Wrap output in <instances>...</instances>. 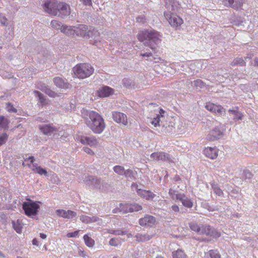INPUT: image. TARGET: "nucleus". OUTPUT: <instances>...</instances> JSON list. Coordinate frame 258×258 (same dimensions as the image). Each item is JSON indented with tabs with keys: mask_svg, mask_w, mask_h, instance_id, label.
<instances>
[{
	"mask_svg": "<svg viewBox=\"0 0 258 258\" xmlns=\"http://www.w3.org/2000/svg\"><path fill=\"white\" fill-rule=\"evenodd\" d=\"M161 35L154 30H144L140 31L137 35L138 40L143 42L146 46L149 47L154 52L161 43Z\"/></svg>",
	"mask_w": 258,
	"mask_h": 258,
	"instance_id": "obj_1",
	"label": "nucleus"
},
{
	"mask_svg": "<svg viewBox=\"0 0 258 258\" xmlns=\"http://www.w3.org/2000/svg\"><path fill=\"white\" fill-rule=\"evenodd\" d=\"M86 124L95 134L102 133L105 123L102 116L96 111L86 110L84 112Z\"/></svg>",
	"mask_w": 258,
	"mask_h": 258,
	"instance_id": "obj_2",
	"label": "nucleus"
},
{
	"mask_svg": "<svg viewBox=\"0 0 258 258\" xmlns=\"http://www.w3.org/2000/svg\"><path fill=\"white\" fill-rule=\"evenodd\" d=\"M73 70L75 75L80 79L89 77L94 72L92 66L87 63L78 64L73 68Z\"/></svg>",
	"mask_w": 258,
	"mask_h": 258,
	"instance_id": "obj_3",
	"label": "nucleus"
},
{
	"mask_svg": "<svg viewBox=\"0 0 258 258\" xmlns=\"http://www.w3.org/2000/svg\"><path fill=\"white\" fill-rule=\"evenodd\" d=\"M28 202H24L22 204V208L24 211L25 214L29 217H33L36 216L38 212L40 206L38 203L39 202H35L28 199Z\"/></svg>",
	"mask_w": 258,
	"mask_h": 258,
	"instance_id": "obj_4",
	"label": "nucleus"
},
{
	"mask_svg": "<svg viewBox=\"0 0 258 258\" xmlns=\"http://www.w3.org/2000/svg\"><path fill=\"white\" fill-rule=\"evenodd\" d=\"M39 128L41 132L46 136H51L54 138H58L59 136H62L61 131L59 128H57L52 124H40Z\"/></svg>",
	"mask_w": 258,
	"mask_h": 258,
	"instance_id": "obj_5",
	"label": "nucleus"
},
{
	"mask_svg": "<svg viewBox=\"0 0 258 258\" xmlns=\"http://www.w3.org/2000/svg\"><path fill=\"white\" fill-rule=\"evenodd\" d=\"M76 34L81 37L89 38L93 37L97 31L91 26L84 24H79L75 26Z\"/></svg>",
	"mask_w": 258,
	"mask_h": 258,
	"instance_id": "obj_6",
	"label": "nucleus"
},
{
	"mask_svg": "<svg viewBox=\"0 0 258 258\" xmlns=\"http://www.w3.org/2000/svg\"><path fill=\"white\" fill-rule=\"evenodd\" d=\"M58 2L56 0H43L42 7L44 11L51 15L54 16L57 14L55 11Z\"/></svg>",
	"mask_w": 258,
	"mask_h": 258,
	"instance_id": "obj_7",
	"label": "nucleus"
},
{
	"mask_svg": "<svg viewBox=\"0 0 258 258\" xmlns=\"http://www.w3.org/2000/svg\"><path fill=\"white\" fill-rule=\"evenodd\" d=\"M164 15L170 25L173 27H177L183 23L182 19L173 13L165 12Z\"/></svg>",
	"mask_w": 258,
	"mask_h": 258,
	"instance_id": "obj_8",
	"label": "nucleus"
},
{
	"mask_svg": "<svg viewBox=\"0 0 258 258\" xmlns=\"http://www.w3.org/2000/svg\"><path fill=\"white\" fill-rule=\"evenodd\" d=\"M57 14L55 16L60 17L61 18H64L70 14V7L65 3L58 2L57 8L55 10Z\"/></svg>",
	"mask_w": 258,
	"mask_h": 258,
	"instance_id": "obj_9",
	"label": "nucleus"
},
{
	"mask_svg": "<svg viewBox=\"0 0 258 258\" xmlns=\"http://www.w3.org/2000/svg\"><path fill=\"white\" fill-rule=\"evenodd\" d=\"M200 234L206 235L214 238H218L221 236L220 232L207 225H201Z\"/></svg>",
	"mask_w": 258,
	"mask_h": 258,
	"instance_id": "obj_10",
	"label": "nucleus"
},
{
	"mask_svg": "<svg viewBox=\"0 0 258 258\" xmlns=\"http://www.w3.org/2000/svg\"><path fill=\"white\" fill-rule=\"evenodd\" d=\"M224 130L221 128L219 124L211 131L207 136V139L210 141L219 140L223 136Z\"/></svg>",
	"mask_w": 258,
	"mask_h": 258,
	"instance_id": "obj_11",
	"label": "nucleus"
},
{
	"mask_svg": "<svg viewBox=\"0 0 258 258\" xmlns=\"http://www.w3.org/2000/svg\"><path fill=\"white\" fill-rule=\"evenodd\" d=\"M85 181L89 186H92L93 188L103 190L104 182L100 179L95 178L93 176H88L86 177Z\"/></svg>",
	"mask_w": 258,
	"mask_h": 258,
	"instance_id": "obj_12",
	"label": "nucleus"
},
{
	"mask_svg": "<svg viewBox=\"0 0 258 258\" xmlns=\"http://www.w3.org/2000/svg\"><path fill=\"white\" fill-rule=\"evenodd\" d=\"M150 157L155 161H166L172 162V159L168 153L163 152H154L151 154Z\"/></svg>",
	"mask_w": 258,
	"mask_h": 258,
	"instance_id": "obj_13",
	"label": "nucleus"
},
{
	"mask_svg": "<svg viewBox=\"0 0 258 258\" xmlns=\"http://www.w3.org/2000/svg\"><path fill=\"white\" fill-rule=\"evenodd\" d=\"M78 140L82 144L84 145H88L91 147H95L97 145L98 141L96 138L94 136H79Z\"/></svg>",
	"mask_w": 258,
	"mask_h": 258,
	"instance_id": "obj_14",
	"label": "nucleus"
},
{
	"mask_svg": "<svg viewBox=\"0 0 258 258\" xmlns=\"http://www.w3.org/2000/svg\"><path fill=\"white\" fill-rule=\"evenodd\" d=\"M112 118L117 123H121L124 125H127L128 122L126 115L121 112L117 111L112 112Z\"/></svg>",
	"mask_w": 258,
	"mask_h": 258,
	"instance_id": "obj_15",
	"label": "nucleus"
},
{
	"mask_svg": "<svg viewBox=\"0 0 258 258\" xmlns=\"http://www.w3.org/2000/svg\"><path fill=\"white\" fill-rule=\"evenodd\" d=\"M205 107L208 110L218 115H221L224 111V109L222 106L212 103H207Z\"/></svg>",
	"mask_w": 258,
	"mask_h": 258,
	"instance_id": "obj_16",
	"label": "nucleus"
},
{
	"mask_svg": "<svg viewBox=\"0 0 258 258\" xmlns=\"http://www.w3.org/2000/svg\"><path fill=\"white\" fill-rule=\"evenodd\" d=\"M244 3V0H223V3L224 6L230 7L235 10L240 8Z\"/></svg>",
	"mask_w": 258,
	"mask_h": 258,
	"instance_id": "obj_17",
	"label": "nucleus"
},
{
	"mask_svg": "<svg viewBox=\"0 0 258 258\" xmlns=\"http://www.w3.org/2000/svg\"><path fill=\"white\" fill-rule=\"evenodd\" d=\"M113 93V89L107 86H102L98 91V96L102 98L107 97Z\"/></svg>",
	"mask_w": 258,
	"mask_h": 258,
	"instance_id": "obj_18",
	"label": "nucleus"
},
{
	"mask_svg": "<svg viewBox=\"0 0 258 258\" xmlns=\"http://www.w3.org/2000/svg\"><path fill=\"white\" fill-rule=\"evenodd\" d=\"M57 215L59 217L66 219H73L77 216V213L72 210H57L56 211Z\"/></svg>",
	"mask_w": 258,
	"mask_h": 258,
	"instance_id": "obj_19",
	"label": "nucleus"
},
{
	"mask_svg": "<svg viewBox=\"0 0 258 258\" xmlns=\"http://www.w3.org/2000/svg\"><path fill=\"white\" fill-rule=\"evenodd\" d=\"M156 222L154 217L147 215L144 218L139 220V224L141 226H151L153 225Z\"/></svg>",
	"mask_w": 258,
	"mask_h": 258,
	"instance_id": "obj_20",
	"label": "nucleus"
},
{
	"mask_svg": "<svg viewBox=\"0 0 258 258\" xmlns=\"http://www.w3.org/2000/svg\"><path fill=\"white\" fill-rule=\"evenodd\" d=\"M176 199L179 200L182 204V205L187 208H191L193 206V203L191 201L186 197L183 194H177Z\"/></svg>",
	"mask_w": 258,
	"mask_h": 258,
	"instance_id": "obj_21",
	"label": "nucleus"
},
{
	"mask_svg": "<svg viewBox=\"0 0 258 258\" xmlns=\"http://www.w3.org/2000/svg\"><path fill=\"white\" fill-rule=\"evenodd\" d=\"M204 152L206 157L212 159L216 158L218 156V150L216 148L208 147Z\"/></svg>",
	"mask_w": 258,
	"mask_h": 258,
	"instance_id": "obj_22",
	"label": "nucleus"
},
{
	"mask_svg": "<svg viewBox=\"0 0 258 258\" xmlns=\"http://www.w3.org/2000/svg\"><path fill=\"white\" fill-rule=\"evenodd\" d=\"M137 194L140 197L147 200H152L155 197V195L150 190L138 189Z\"/></svg>",
	"mask_w": 258,
	"mask_h": 258,
	"instance_id": "obj_23",
	"label": "nucleus"
},
{
	"mask_svg": "<svg viewBox=\"0 0 258 258\" xmlns=\"http://www.w3.org/2000/svg\"><path fill=\"white\" fill-rule=\"evenodd\" d=\"M228 112L231 119L234 120L242 119L243 115L237 109H229Z\"/></svg>",
	"mask_w": 258,
	"mask_h": 258,
	"instance_id": "obj_24",
	"label": "nucleus"
},
{
	"mask_svg": "<svg viewBox=\"0 0 258 258\" xmlns=\"http://www.w3.org/2000/svg\"><path fill=\"white\" fill-rule=\"evenodd\" d=\"M179 3L177 0H168L166 3V7L173 12H176L179 8Z\"/></svg>",
	"mask_w": 258,
	"mask_h": 258,
	"instance_id": "obj_25",
	"label": "nucleus"
},
{
	"mask_svg": "<svg viewBox=\"0 0 258 258\" xmlns=\"http://www.w3.org/2000/svg\"><path fill=\"white\" fill-rule=\"evenodd\" d=\"M61 32L67 35H74L76 34L75 26L63 25L61 27Z\"/></svg>",
	"mask_w": 258,
	"mask_h": 258,
	"instance_id": "obj_26",
	"label": "nucleus"
},
{
	"mask_svg": "<svg viewBox=\"0 0 258 258\" xmlns=\"http://www.w3.org/2000/svg\"><path fill=\"white\" fill-rule=\"evenodd\" d=\"M35 97L37 98L38 103L40 105H43L46 103L45 97L38 91H33Z\"/></svg>",
	"mask_w": 258,
	"mask_h": 258,
	"instance_id": "obj_27",
	"label": "nucleus"
},
{
	"mask_svg": "<svg viewBox=\"0 0 258 258\" xmlns=\"http://www.w3.org/2000/svg\"><path fill=\"white\" fill-rule=\"evenodd\" d=\"M53 82L57 87L60 88H64L67 85V83L65 81L60 77L54 78L53 79Z\"/></svg>",
	"mask_w": 258,
	"mask_h": 258,
	"instance_id": "obj_28",
	"label": "nucleus"
},
{
	"mask_svg": "<svg viewBox=\"0 0 258 258\" xmlns=\"http://www.w3.org/2000/svg\"><path fill=\"white\" fill-rule=\"evenodd\" d=\"M135 237L136 238V240L138 242H145L149 240L152 238V236L149 234H142L140 233L136 234Z\"/></svg>",
	"mask_w": 258,
	"mask_h": 258,
	"instance_id": "obj_29",
	"label": "nucleus"
},
{
	"mask_svg": "<svg viewBox=\"0 0 258 258\" xmlns=\"http://www.w3.org/2000/svg\"><path fill=\"white\" fill-rule=\"evenodd\" d=\"M13 227L14 229L18 233H22V223L21 221L17 220V221H13L12 222Z\"/></svg>",
	"mask_w": 258,
	"mask_h": 258,
	"instance_id": "obj_30",
	"label": "nucleus"
},
{
	"mask_svg": "<svg viewBox=\"0 0 258 258\" xmlns=\"http://www.w3.org/2000/svg\"><path fill=\"white\" fill-rule=\"evenodd\" d=\"M131 204H122L121 203L119 205V207L118 210L120 212H122L123 213H126L128 212H131Z\"/></svg>",
	"mask_w": 258,
	"mask_h": 258,
	"instance_id": "obj_31",
	"label": "nucleus"
},
{
	"mask_svg": "<svg viewBox=\"0 0 258 258\" xmlns=\"http://www.w3.org/2000/svg\"><path fill=\"white\" fill-rule=\"evenodd\" d=\"M189 226L191 230L200 234L201 232V225H199L196 222H191L189 223Z\"/></svg>",
	"mask_w": 258,
	"mask_h": 258,
	"instance_id": "obj_32",
	"label": "nucleus"
},
{
	"mask_svg": "<svg viewBox=\"0 0 258 258\" xmlns=\"http://www.w3.org/2000/svg\"><path fill=\"white\" fill-rule=\"evenodd\" d=\"M172 257L173 258H187L184 252L180 249L172 252Z\"/></svg>",
	"mask_w": 258,
	"mask_h": 258,
	"instance_id": "obj_33",
	"label": "nucleus"
},
{
	"mask_svg": "<svg viewBox=\"0 0 258 258\" xmlns=\"http://www.w3.org/2000/svg\"><path fill=\"white\" fill-rule=\"evenodd\" d=\"M33 167H35V169H33L34 171L36 172L40 175H44L45 176H47L48 173L46 169L42 168L41 166H37L36 164H34Z\"/></svg>",
	"mask_w": 258,
	"mask_h": 258,
	"instance_id": "obj_34",
	"label": "nucleus"
},
{
	"mask_svg": "<svg viewBox=\"0 0 258 258\" xmlns=\"http://www.w3.org/2000/svg\"><path fill=\"white\" fill-rule=\"evenodd\" d=\"M84 241L87 246L89 247H92L95 244L94 240L92 239L88 235L85 234L83 237Z\"/></svg>",
	"mask_w": 258,
	"mask_h": 258,
	"instance_id": "obj_35",
	"label": "nucleus"
},
{
	"mask_svg": "<svg viewBox=\"0 0 258 258\" xmlns=\"http://www.w3.org/2000/svg\"><path fill=\"white\" fill-rule=\"evenodd\" d=\"M211 186L214 192L216 195H218V196H222L223 194V191L220 188L217 184L213 182L211 183Z\"/></svg>",
	"mask_w": 258,
	"mask_h": 258,
	"instance_id": "obj_36",
	"label": "nucleus"
},
{
	"mask_svg": "<svg viewBox=\"0 0 258 258\" xmlns=\"http://www.w3.org/2000/svg\"><path fill=\"white\" fill-rule=\"evenodd\" d=\"M9 121L5 116H0V127L6 129L8 127Z\"/></svg>",
	"mask_w": 258,
	"mask_h": 258,
	"instance_id": "obj_37",
	"label": "nucleus"
},
{
	"mask_svg": "<svg viewBox=\"0 0 258 258\" xmlns=\"http://www.w3.org/2000/svg\"><path fill=\"white\" fill-rule=\"evenodd\" d=\"M231 64L232 66L239 64L241 66H243L245 65V62L242 57H236L233 60Z\"/></svg>",
	"mask_w": 258,
	"mask_h": 258,
	"instance_id": "obj_38",
	"label": "nucleus"
},
{
	"mask_svg": "<svg viewBox=\"0 0 258 258\" xmlns=\"http://www.w3.org/2000/svg\"><path fill=\"white\" fill-rule=\"evenodd\" d=\"M114 171L118 175H123L124 173V168L120 165H116L113 167Z\"/></svg>",
	"mask_w": 258,
	"mask_h": 258,
	"instance_id": "obj_39",
	"label": "nucleus"
},
{
	"mask_svg": "<svg viewBox=\"0 0 258 258\" xmlns=\"http://www.w3.org/2000/svg\"><path fill=\"white\" fill-rule=\"evenodd\" d=\"M50 25L52 28L55 29H60V31L61 30V27L63 26L61 25L60 22L57 20L51 21Z\"/></svg>",
	"mask_w": 258,
	"mask_h": 258,
	"instance_id": "obj_40",
	"label": "nucleus"
},
{
	"mask_svg": "<svg viewBox=\"0 0 258 258\" xmlns=\"http://www.w3.org/2000/svg\"><path fill=\"white\" fill-rule=\"evenodd\" d=\"M122 83L124 86L127 88H131L134 86L133 82L129 78H124L122 80Z\"/></svg>",
	"mask_w": 258,
	"mask_h": 258,
	"instance_id": "obj_41",
	"label": "nucleus"
},
{
	"mask_svg": "<svg viewBox=\"0 0 258 258\" xmlns=\"http://www.w3.org/2000/svg\"><path fill=\"white\" fill-rule=\"evenodd\" d=\"M253 177L252 173L247 169L244 170L243 171V178H244L245 180L251 179Z\"/></svg>",
	"mask_w": 258,
	"mask_h": 258,
	"instance_id": "obj_42",
	"label": "nucleus"
},
{
	"mask_svg": "<svg viewBox=\"0 0 258 258\" xmlns=\"http://www.w3.org/2000/svg\"><path fill=\"white\" fill-rule=\"evenodd\" d=\"M6 109L9 112L16 113L17 112V109L16 108H15L13 106V104L10 102H8V103H6Z\"/></svg>",
	"mask_w": 258,
	"mask_h": 258,
	"instance_id": "obj_43",
	"label": "nucleus"
},
{
	"mask_svg": "<svg viewBox=\"0 0 258 258\" xmlns=\"http://www.w3.org/2000/svg\"><path fill=\"white\" fill-rule=\"evenodd\" d=\"M191 84H193L194 86L197 88H202L205 86V83L200 79L195 80L193 82H191Z\"/></svg>",
	"mask_w": 258,
	"mask_h": 258,
	"instance_id": "obj_44",
	"label": "nucleus"
},
{
	"mask_svg": "<svg viewBox=\"0 0 258 258\" xmlns=\"http://www.w3.org/2000/svg\"><path fill=\"white\" fill-rule=\"evenodd\" d=\"M126 177H128L132 179H134L135 177V173L132 170L127 169L124 171V173L123 174Z\"/></svg>",
	"mask_w": 258,
	"mask_h": 258,
	"instance_id": "obj_45",
	"label": "nucleus"
},
{
	"mask_svg": "<svg viewBox=\"0 0 258 258\" xmlns=\"http://www.w3.org/2000/svg\"><path fill=\"white\" fill-rule=\"evenodd\" d=\"M131 207L132 208H131V212H133L135 211L138 212L142 209V206L137 204H131Z\"/></svg>",
	"mask_w": 258,
	"mask_h": 258,
	"instance_id": "obj_46",
	"label": "nucleus"
},
{
	"mask_svg": "<svg viewBox=\"0 0 258 258\" xmlns=\"http://www.w3.org/2000/svg\"><path fill=\"white\" fill-rule=\"evenodd\" d=\"M209 258H220V255L217 250H211L209 251Z\"/></svg>",
	"mask_w": 258,
	"mask_h": 258,
	"instance_id": "obj_47",
	"label": "nucleus"
},
{
	"mask_svg": "<svg viewBox=\"0 0 258 258\" xmlns=\"http://www.w3.org/2000/svg\"><path fill=\"white\" fill-rule=\"evenodd\" d=\"M44 92L51 97H55L56 96V93L48 87L46 88Z\"/></svg>",
	"mask_w": 258,
	"mask_h": 258,
	"instance_id": "obj_48",
	"label": "nucleus"
},
{
	"mask_svg": "<svg viewBox=\"0 0 258 258\" xmlns=\"http://www.w3.org/2000/svg\"><path fill=\"white\" fill-rule=\"evenodd\" d=\"M8 138V135L6 133H3L0 135V145H2L6 143Z\"/></svg>",
	"mask_w": 258,
	"mask_h": 258,
	"instance_id": "obj_49",
	"label": "nucleus"
},
{
	"mask_svg": "<svg viewBox=\"0 0 258 258\" xmlns=\"http://www.w3.org/2000/svg\"><path fill=\"white\" fill-rule=\"evenodd\" d=\"M160 115H157L156 117L154 118L153 120L151 121V123L154 125V126H160L161 124L160 123Z\"/></svg>",
	"mask_w": 258,
	"mask_h": 258,
	"instance_id": "obj_50",
	"label": "nucleus"
},
{
	"mask_svg": "<svg viewBox=\"0 0 258 258\" xmlns=\"http://www.w3.org/2000/svg\"><path fill=\"white\" fill-rule=\"evenodd\" d=\"M80 220L85 223H90V217L88 216L87 215H82L80 217Z\"/></svg>",
	"mask_w": 258,
	"mask_h": 258,
	"instance_id": "obj_51",
	"label": "nucleus"
},
{
	"mask_svg": "<svg viewBox=\"0 0 258 258\" xmlns=\"http://www.w3.org/2000/svg\"><path fill=\"white\" fill-rule=\"evenodd\" d=\"M118 240L115 238H112L110 239L109 243L111 246H117L118 245Z\"/></svg>",
	"mask_w": 258,
	"mask_h": 258,
	"instance_id": "obj_52",
	"label": "nucleus"
},
{
	"mask_svg": "<svg viewBox=\"0 0 258 258\" xmlns=\"http://www.w3.org/2000/svg\"><path fill=\"white\" fill-rule=\"evenodd\" d=\"M0 23L3 26H6L7 25V19L2 14H0Z\"/></svg>",
	"mask_w": 258,
	"mask_h": 258,
	"instance_id": "obj_53",
	"label": "nucleus"
},
{
	"mask_svg": "<svg viewBox=\"0 0 258 258\" xmlns=\"http://www.w3.org/2000/svg\"><path fill=\"white\" fill-rule=\"evenodd\" d=\"M116 232H115V235H123L127 233V231L126 230H116Z\"/></svg>",
	"mask_w": 258,
	"mask_h": 258,
	"instance_id": "obj_54",
	"label": "nucleus"
},
{
	"mask_svg": "<svg viewBox=\"0 0 258 258\" xmlns=\"http://www.w3.org/2000/svg\"><path fill=\"white\" fill-rule=\"evenodd\" d=\"M101 221H102V220L98 217H96V216L90 217V223L98 222V223H100V221L101 222Z\"/></svg>",
	"mask_w": 258,
	"mask_h": 258,
	"instance_id": "obj_55",
	"label": "nucleus"
},
{
	"mask_svg": "<svg viewBox=\"0 0 258 258\" xmlns=\"http://www.w3.org/2000/svg\"><path fill=\"white\" fill-rule=\"evenodd\" d=\"M78 233H79V231H75L74 232L68 233L67 234V236L69 238L76 237L78 236Z\"/></svg>",
	"mask_w": 258,
	"mask_h": 258,
	"instance_id": "obj_56",
	"label": "nucleus"
},
{
	"mask_svg": "<svg viewBox=\"0 0 258 258\" xmlns=\"http://www.w3.org/2000/svg\"><path fill=\"white\" fill-rule=\"evenodd\" d=\"M36 87L37 89L44 92L45 91V90L46 89V88L47 87V86H46L44 84H38Z\"/></svg>",
	"mask_w": 258,
	"mask_h": 258,
	"instance_id": "obj_57",
	"label": "nucleus"
},
{
	"mask_svg": "<svg viewBox=\"0 0 258 258\" xmlns=\"http://www.w3.org/2000/svg\"><path fill=\"white\" fill-rule=\"evenodd\" d=\"M83 150L86 153H87V154H89L90 155H93L94 154V152L91 149H90L88 147H84L83 148Z\"/></svg>",
	"mask_w": 258,
	"mask_h": 258,
	"instance_id": "obj_58",
	"label": "nucleus"
},
{
	"mask_svg": "<svg viewBox=\"0 0 258 258\" xmlns=\"http://www.w3.org/2000/svg\"><path fill=\"white\" fill-rule=\"evenodd\" d=\"M85 6H91L92 5V0H80Z\"/></svg>",
	"mask_w": 258,
	"mask_h": 258,
	"instance_id": "obj_59",
	"label": "nucleus"
},
{
	"mask_svg": "<svg viewBox=\"0 0 258 258\" xmlns=\"http://www.w3.org/2000/svg\"><path fill=\"white\" fill-rule=\"evenodd\" d=\"M138 184L136 183H135V182L132 183V185H131V188L133 190H136V191L137 192L138 189H141L140 188H138Z\"/></svg>",
	"mask_w": 258,
	"mask_h": 258,
	"instance_id": "obj_60",
	"label": "nucleus"
},
{
	"mask_svg": "<svg viewBox=\"0 0 258 258\" xmlns=\"http://www.w3.org/2000/svg\"><path fill=\"white\" fill-rule=\"evenodd\" d=\"M140 55L143 57H150L152 56L151 52H146L144 53H141Z\"/></svg>",
	"mask_w": 258,
	"mask_h": 258,
	"instance_id": "obj_61",
	"label": "nucleus"
},
{
	"mask_svg": "<svg viewBox=\"0 0 258 258\" xmlns=\"http://www.w3.org/2000/svg\"><path fill=\"white\" fill-rule=\"evenodd\" d=\"M137 21L139 23H144L145 22V19L143 16H140L137 18Z\"/></svg>",
	"mask_w": 258,
	"mask_h": 258,
	"instance_id": "obj_62",
	"label": "nucleus"
},
{
	"mask_svg": "<svg viewBox=\"0 0 258 258\" xmlns=\"http://www.w3.org/2000/svg\"><path fill=\"white\" fill-rule=\"evenodd\" d=\"M171 209L173 211L175 212H177L179 210V207L176 205H173L171 207Z\"/></svg>",
	"mask_w": 258,
	"mask_h": 258,
	"instance_id": "obj_63",
	"label": "nucleus"
},
{
	"mask_svg": "<svg viewBox=\"0 0 258 258\" xmlns=\"http://www.w3.org/2000/svg\"><path fill=\"white\" fill-rule=\"evenodd\" d=\"M253 65L258 67V57H255L253 60Z\"/></svg>",
	"mask_w": 258,
	"mask_h": 258,
	"instance_id": "obj_64",
	"label": "nucleus"
}]
</instances>
